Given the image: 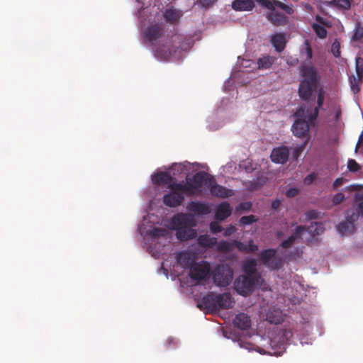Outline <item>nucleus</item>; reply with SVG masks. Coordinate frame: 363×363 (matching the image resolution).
Here are the masks:
<instances>
[{"label":"nucleus","mask_w":363,"mask_h":363,"mask_svg":"<svg viewBox=\"0 0 363 363\" xmlns=\"http://www.w3.org/2000/svg\"><path fill=\"white\" fill-rule=\"evenodd\" d=\"M299 96L305 102L297 108L294 113L296 121L291 130L294 135L305 138L308 135L309 123H312L318 116L319 110L325 100V92H318L317 99L313 92H298Z\"/></svg>","instance_id":"f257e3e1"},{"label":"nucleus","mask_w":363,"mask_h":363,"mask_svg":"<svg viewBox=\"0 0 363 363\" xmlns=\"http://www.w3.org/2000/svg\"><path fill=\"white\" fill-rule=\"evenodd\" d=\"M158 218L154 214L148 213L143 217L138 228L143 238L145 245L152 256L157 258L164 252V248L170 240V234L160 227Z\"/></svg>","instance_id":"f03ea898"},{"label":"nucleus","mask_w":363,"mask_h":363,"mask_svg":"<svg viewBox=\"0 0 363 363\" xmlns=\"http://www.w3.org/2000/svg\"><path fill=\"white\" fill-rule=\"evenodd\" d=\"M176 264L173 266V272L176 275H179L180 272L177 268L187 269L190 267L189 276L193 284H204L209 279L211 267L205 261L194 263L196 257L189 251H183L175 256Z\"/></svg>","instance_id":"7ed1b4c3"},{"label":"nucleus","mask_w":363,"mask_h":363,"mask_svg":"<svg viewBox=\"0 0 363 363\" xmlns=\"http://www.w3.org/2000/svg\"><path fill=\"white\" fill-rule=\"evenodd\" d=\"M196 225L192 215L182 213L175 215L166 225L169 229L176 230L179 240H188L196 236V230L192 228Z\"/></svg>","instance_id":"20e7f679"},{"label":"nucleus","mask_w":363,"mask_h":363,"mask_svg":"<svg viewBox=\"0 0 363 363\" xmlns=\"http://www.w3.org/2000/svg\"><path fill=\"white\" fill-rule=\"evenodd\" d=\"M301 78L298 91H323L319 89L321 75L312 64L302 63L299 67Z\"/></svg>","instance_id":"39448f33"},{"label":"nucleus","mask_w":363,"mask_h":363,"mask_svg":"<svg viewBox=\"0 0 363 363\" xmlns=\"http://www.w3.org/2000/svg\"><path fill=\"white\" fill-rule=\"evenodd\" d=\"M211 184V176L206 172L196 174L191 179L183 184L186 195H196L208 189Z\"/></svg>","instance_id":"423d86ee"},{"label":"nucleus","mask_w":363,"mask_h":363,"mask_svg":"<svg viewBox=\"0 0 363 363\" xmlns=\"http://www.w3.org/2000/svg\"><path fill=\"white\" fill-rule=\"evenodd\" d=\"M233 323L240 330L236 333V342H238L241 348L249 350L250 318L248 315L245 313L237 315L233 320Z\"/></svg>","instance_id":"0eeeda50"},{"label":"nucleus","mask_w":363,"mask_h":363,"mask_svg":"<svg viewBox=\"0 0 363 363\" xmlns=\"http://www.w3.org/2000/svg\"><path fill=\"white\" fill-rule=\"evenodd\" d=\"M202 303L205 305L206 308L213 311L233 307V300L229 294L221 295L210 294L203 298Z\"/></svg>","instance_id":"6e6552de"},{"label":"nucleus","mask_w":363,"mask_h":363,"mask_svg":"<svg viewBox=\"0 0 363 363\" xmlns=\"http://www.w3.org/2000/svg\"><path fill=\"white\" fill-rule=\"evenodd\" d=\"M169 192L163 196V203L169 207H176L179 206L184 199L186 191L183 184L179 183H172L168 186Z\"/></svg>","instance_id":"1a4fd4ad"},{"label":"nucleus","mask_w":363,"mask_h":363,"mask_svg":"<svg viewBox=\"0 0 363 363\" xmlns=\"http://www.w3.org/2000/svg\"><path fill=\"white\" fill-rule=\"evenodd\" d=\"M197 241L199 245L203 247L208 248L215 246L217 250L221 251H228L235 247L238 248L240 250H243L245 248L243 245L240 242L228 243L227 242H220L217 244L216 238H211L208 235H200L198 238Z\"/></svg>","instance_id":"9d476101"},{"label":"nucleus","mask_w":363,"mask_h":363,"mask_svg":"<svg viewBox=\"0 0 363 363\" xmlns=\"http://www.w3.org/2000/svg\"><path fill=\"white\" fill-rule=\"evenodd\" d=\"M275 249L262 250L259 254V261L270 270H278L282 267L284 262L281 257L277 256Z\"/></svg>","instance_id":"9b49d317"},{"label":"nucleus","mask_w":363,"mask_h":363,"mask_svg":"<svg viewBox=\"0 0 363 363\" xmlns=\"http://www.w3.org/2000/svg\"><path fill=\"white\" fill-rule=\"evenodd\" d=\"M214 283L219 286H226L232 281L233 272L230 268L225 264L218 265L213 274Z\"/></svg>","instance_id":"f8f14e48"},{"label":"nucleus","mask_w":363,"mask_h":363,"mask_svg":"<svg viewBox=\"0 0 363 363\" xmlns=\"http://www.w3.org/2000/svg\"><path fill=\"white\" fill-rule=\"evenodd\" d=\"M257 261L251 258V294L257 290L266 291L270 290L269 284L256 270Z\"/></svg>","instance_id":"ddd939ff"},{"label":"nucleus","mask_w":363,"mask_h":363,"mask_svg":"<svg viewBox=\"0 0 363 363\" xmlns=\"http://www.w3.org/2000/svg\"><path fill=\"white\" fill-rule=\"evenodd\" d=\"M199 164L189 163V162H184L182 163H175L171 168L169 169L171 176L177 177L180 175L189 176L191 172L197 170Z\"/></svg>","instance_id":"4468645a"},{"label":"nucleus","mask_w":363,"mask_h":363,"mask_svg":"<svg viewBox=\"0 0 363 363\" xmlns=\"http://www.w3.org/2000/svg\"><path fill=\"white\" fill-rule=\"evenodd\" d=\"M163 34L164 30L162 26L158 23L150 25L143 33L144 40L151 43L152 44L160 39Z\"/></svg>","instance_id":"2eb2a0df"},{"label":"nucleus","mask_w":363,"mask_h":363,"mask_svg":"<svg viewBox=\"0 0 363 363\" xmlns=\"http://www.w3.org/2000/svg\"><path fill=\"white\" fill-rule=\"evenodd\" d=\"M355 68L357 77L352 76L350 77V86L352 91H360V84L363 81V58L356 57Z\"/></svg>","instance_id":"dca6fc26"},{"label":"nucleus","mask_w":363,"mask_h":363,"mask_svg":"<svg viewBox=\"0 0 363 363\" xmlns=\"http://www.w3.org/2000/svg\"><path fill=\"white\" fill-rule=\"evenodd\" d=\"M246 275L239 277L235 281L234 288L238 294L246 296L250 293V277L247 271V264L245 266Z\"/></svg>","instance_id":"f3484780"},{"label":"nucleus","mask_w":363,"mask_h":363,"mask_svg":"<svg viewBox=\"0 0 363 363\" xmlns=\"http://www.w3.org/2000/svg\"><path fill=\"white\" fill-rule=\"evenodd\" d=\"M260 6L268 9L269 10H274V9L279 8L284 10L287 14H292L294 9L292 7L282 3L278 0H255Z\"/></svg>","instance_id":"a211bd4d"},{"label":"nucleus","mask_w":363,"mask_h":363,"mask_svg":"<svg viewBox=\"0 0 363 363\" xmlns=\"http://www.w3.org/2000/svg\"><path fill=\"white\" fill-rule=\"evenodd\" d=\"M289 151L286 147H278L273 149L270 157L273 162L284 164L288 161Z\"/></svg>","instance_id":"6ab92c4d"},{"label":"nucleus","mask_w":363,"mask_h":363,"mask_svg":"<svg viewBox=\"0 0 363 363\" xmlns=\"http://www.w3.org/2000/svg\"><path fill=\"white\" fill-rule=\"evenodd\" d=\"M208 189L212 196L228 198L233 195V191L231 189H226L225 187L218 185L215 183L213 177L211 176V184L208 186Z\"/></svg>","instance_id":"aec40b11"},{"label":"nucleus","mask_w":363,"mask_h":363,"mask_svg":"<svg viewBox=\"0 0 363 363\" xmlns=\"http://www.w3.org/2000/svg\"><path fill=\"white\" fill-rule=\"evenodd\" d=\"M152 182L155 185H164L168 186L172 182V177L169 172H163L161 169H157L151 177Z\"/></svg>","instance_id":"412c9836"},{"label":"nucleus","mask_w":363,"mask_h":363,"mask_svg":"<svg viewBox=\"0 0 363 363\" xmlns=\"http://www.w3.org/2000/svg\"><path fill=\"white\" fill-rule=\"evenodd\" d=\"M186 208L194 215H206L210 213L209 206L206 203L191 201L188 203Z\"/></svg>","instance_id":"4be33fe9"},{"label":"nucleus","mask_w":363,"mask_h":363,"mask_svg":"<svg viewBox=\"0 0 363 363\" xmlns=\"http://www.w3.org/2000/svg\"><path fill=\"white\" fill-rule=\"evenodd\" d=\"M267 18L275 26H282L287 23L288 17L278 11L271 10L266 16Z\"/></svg>","instance_id":"5701e85b"},{"label":"nucleus","mask_w":363,"mask_h":363,"mask_svg":"<svg viewBox=\"0 0 363 363\" xmlns=\"http://www.w3.org/2000/svg\"><path fill=\"white\" fill-rule=\"evenodd\" d=\"M270 42L277 52H282L286 45V34L284 33H276L272 36Z\"/></svg>","instance_id":"b1692460"},{"label":"nucleus","mask_w":363,"mask_h":363,"mask_svg":"<svg viewBox=\"0 0 363 363\" xmlns=\"http://www.w3.org/2000/svg\"><path fill=\"white\" fill-rule=\"evenodd\" d=\"M266 320L272 324L278 325L284 321L282 311L279 308H272L266 315Z\"/></svg>","instance_id":"393cba45"},{"label":"nucleus","mask_w":363,"mask_h":363,"mask_svg":"<svg viewBox=\"0 0 363 363\" xmlns=\"http://www.w3.org/2000/svg\"><path fill=\"white\" fill-rule=\"evenodd\" d=\"M276 60L277 57L269 55H262L257 61V69L260 70L269 69L274 64Z\"/></svg>","instance_id":"a878e982"},{"label":"nucleus","mask_w":363,"mask_h":363,"mask_svg":"<svg viewBox=\"0 0 363 363\" xmlns=\"http://www.w3.org/2000/svg\"><path fill=\"white\" fill-rule=\"evenodd\" d=\"M305 230H306V227H304V226H302V225L297 226L295 230V232L291 236H289L288 238V239L283 240L280 243V247H281L283 248L290 247L294 243L295 240L296 239H298V238H300L301 234L303 231H305Z\"/></svg>","instance_id":"bb28decb"},{"label":"nucleus","mask_w":363,"mask_h":363,"mask_svg":"<svg viewBox=\"0 0 363 363\" xmlns=\"http://www.w3.org/2000/svg\"><path fill=\"white\" fill-rule=\"evenodd\" d=\"M232 209L228 202H223L217 207L216 212V218L219 220H223L231 213Z\"/></svg>","instance_id":"cd10ccee"},{"label":"nucleus","mask_w":363,"mask_h":363,"mask_svg":"<svg viewBox=\"0 0 363 363\" xmlns=\"http://www.w3.org/2000/svg\"><path fill=\"white\" fill-rule=\"evenodd\" d=\"M336 228L341 235L352 234L355 229L354 223L350 220L340 222Z\"/></svg>","instance_id":"c85d7f7f"},{"label":"nucleus","mask_w":363,"mask_h":363,"mask_svg":"<svg viewBox=\"0 0 363 363\" xmlns=\"http://www.w3.org/2000/svg\"><path fill=\"white\" fill-rule=\"evenodd\" d=\"M238 66L239 70L238 71V72L235 73L232 77H230V79L228 81V84L231 81H234L235 78H241L242 75L245 74V71L242 70V68H247L250 67V60H246L245 58L238 57Z\"/></svg>","instance_id":"c756f323"},{"label":"nucleus","mask_w":363,"mask_h":363,"mask_svg":"<svg viewBox=\"0 0 363 363\" xmlns=\"http://www.w3.org/2000/svg\"><path fill=\"white\" fill-rule=\"evenodd\" d=\"M305 230H307L312 236H315L323 233L325 230V228L322 223L312 222Z\"/></svg>","instance_id":"7c9ffc66"},{"label":"nucleus","mask_w":363,"mask_h":363,"mask_svg":"<svg viewBox=\"0 0 363 363\" xmlns=\"http://www.w3.org/2000/svg\"><path fill=\"white\" fill-rule=\"evenodd\" d=\"M232 8L235 11H250V0H235Z\"/></svg>","instance_id":"2f4dec72"},{"label":"nucleus","mask_w":363,"mask_h":363,"mask_svg":"<svg viewBox=\"0 0 363 363\" xmlns=\"http://www.w3.org/2000/svg\"><path fill=\"white\" fill-rule=\"evenodd\" d=\"M164 16L167 21L172 23L177 21L179 18V13L172 9H167L164 12Z\"/></svg>","instance_id":"473e14b6"},{"label":"nucleus","mask_w":363,"mask_h":363,"mask_svg":"<svg viewBox=\"0 0 363 363\" xmlns=\"http://www.w3.org/2000/svg\"><path fill=\"white\" fill-rule=\"evenodd\" d=\"M312 28L318 38L321 39L326 38L327 30L323 26L318 23H313Z\"/></svg>","instance_id":"72a5a7b5"},{"label":"nucleus","mask_w":363,"mask_h":363,"mask_svg":"<svg viewBox=\"0 0 363 363\" xmlns=\"http://www.w3.org/2000/svg\"><path fill=\"white\" fill-rule=\"evenodd\" d=\"M363 38V26L358 23L354 30V33L352 36V40L354 41L359 40Z\"/></svg>","instance_id":"f704fd0d"},{"label":"nucleus","mask_w":363,"mask_h":363,"mask_svg":"<svg viewBox=\"0 0 363 363\" xmlns=\"http://www.w3.org/2000/svg\"><path fill=\"white\" fill-rule=\"evenodd\" d=\"M303 55L306 56L305 60L309 61L313 57V51L311 49V47L310 45V43L308 40H306L305 42V48L304 50L301 52Z\"/></svg>","instance_id":"c9c22d12"},{"label":"nucleus","mask_w":363,"mask_h":363,"mask_svg":"<svg viewBox=\"0 0 363 363\" xmlns=\"http://www.w3.org/2000/svg\"><path fill=\"white\" fill-rule=\"evenodd\" d=\"M332 4L342 9H348L351 6L350 0H333Z\"/></svg>","instance_id":"e433bc0d"},{"label":"nucleus","mask_w":363,"mask_h":363,"mask_svg":"<svg viewBox=\"0 0 363 363\" xmlns=\"http://www.w3.org/2000/svg\"><path fill=\"white\" fill-rule=\"evenodd\" d=\"M347 168L352 172H356L360 170L361 166L353 159H350L347 162Z\"/></svg>","instance_id":"4c0bfd02"},{"label":"nucleus","mask_w":363,"mask_h":363,"mask_svg":"<svg viewBox=\"0 0 363 363\" xmlns=\"http://www.w3.org/2000/svg\"><path fill=\"white\" fill-rule=\"evenodd\" d=\"M331 52L335 57L340 56V43L337 39L332 44Z\"/></svg>","instance_id":"58836bf2"},{"label":"nucleus","mask_w":363,"mask_h":363,"mask_svg":"<svg viewBox=\"0 0 363 363\" xmlns=\"http://www.w3.org/2000/svg\"><path fill=\"white\" fill-rule=\"evenodd\" d=\"M345 199V195L342 193L339 192L334 195L332 199V202L334 205H337L342 203Z\"/></svg>","instance_id":"ea45409f"},{"label":"nucleus","mask_w":363,"mask_h":363,"mask_svg":"<svg viewBox=\"0 0 363 363\" xmlns=\"http://www.w3.org/2000/svg\"><path fill=\"white\" fill-rule=\"evenodd\" d=\"M320 212L316 210H311L306 212V216L308 220H313L318 218L320 216Z\"/></svg>","instance_id":"a19ab883"},{"label":"nucleus","mask_w":363,"mask_h":363,"mask_svg":"<svg viewBox=\"0 0 363 363\" xmlns=\"http://www.w3.org/2000/svg\"><path fill=\"white\" fill-rule=\"evenodd\" d=\"M156 51H157V53L164 52L163 55L164 57H167V56H169V55L172 54V52H173V50L169 46H167V47L164 46L163 49L160 48H157Z\"/></svg>","instance_id":"79ce46f5"},{"label":"nucleus","mask_w":363,"mask_h":363,"mask_svg":"<svg viewBox=\"0 0 363 363\" xmlns=\"http://www.w3.org/2000/svg\"><path fill=\"white\" fill-rule=\"evenodd\" d=\"M216 0H198L199 4L202 8H208L211 6Z\"/></svg>","instance_id":"37998d69"},{"label":"nucleus","mask_w":363,"mask_h":363,"mask_svg":"<svg viewBox=\"0 0 363 363\" xmlns=\"http://www.w3.org/2000/svg\"><path fill=\"white\" fill-rule=\"evenodd\" d=\"M211 231L213 233H217L222 230L220 225L218 222H212L210 225Z\"/></svg>","instance_id":"c03bdc74"},{"label":"nucleus","mask_w":363,"mask_h":363,"mask_svg":"<svg viewBox=\"0 0 363 363\" xmlns=\"http://www.w3.org/2000/svg\"><path fill=\"white\" fill-rule=\"evenodd\" d=\"M316 174L315 173H311L307 175L304 179V184L306 185H310L312 184L314 180L316 179Z\"/></svg>","instance_id":"a18cd8bd"},{"label":"nucleus","mask_w":363,"mask_h":363,"mask_svg":"<svg viewBox=\"0 0 363 363\" xmlns=\"http://www.w3.org/2000/svg\"><path fill=\"white\" fill-rule=\"evenodd\" d=\"M259 182L257 183L251 182V191H252L254 189H256L258 186V184H262L265 182V178L264 177H260L258 179Z\"/></svg>","instance_id":"49530a36"},{"label":"nucleus","mask_w":363,"mask_h":363,"mask_svg":"<svg viewBox=\"0 0 363 363\" xmlns=\"http://www.w3.org/2000/svg\"><path fill=\"white\" fill-rule=\"evenodd\" d=\"M298 194V189L296 188H290L286 191V196L288 198H292Z\"/></svg>","instance_id":"de8ad7c7"},{"label":"nucleus","mask_w":363,"mask_h":363,"mask_svg":"<svg viewBox=\"0 0 363 363\" xmlns=\"http://www.w3.org/2000/svg\"><path fill=\"white\" fill-rule=\"evenodd\" d=\"M250 208V203H240L237 208H236V211H242V210H247Z\"/></svg>","instance_id":"09e8293b"},{"label":"nucleus","mask_w":363,"mask_h":363,"mask_svg":"<svg viewBox=\"0 0 363 363\" xmlns=\"http://www.w3.org/2000/svg\"><path fill=\"white\" fill-rule=\"evenodd\" d=\"M250 348H251V351L252 350H255L257 351V352L260 353V354H264L265 353V351L263 348H261L252 343H251V346H250Z\"/></svg>","instance_id":"8fccbe9b"},{"label":"nucleus","mask_w":363,"mask_h":363,"mask_svg":"<svg viewBox=\"0 0 363 363\" xmlns=\"http://www.w3.org/2000/svg\"><path fill=\"white\" fill-rule=\"evenodd\" d=\"M235 230V227L230 225L229 226L224 232V235L225 236H228L230 235L231 233H233L234 231Z\"/></svg>","instance_id":"3c124183"},{"label":"nucleus","mask_w":363,"mask_h":363,"mask_svg":"<svg viewBox=\"0 0 363 363\" xmlns=\"http://www.w3.org/2000/svg\"><path fill=\"white\" fill-rule=\"evenodd\" d=\"M343 183V179L342 178H337L333 182V188L336 189L339 186H340Z\"/></svg>","instance_id":"603ef678"},{"label":"nucleus","mask_w":363,"mask_h":363,"mask_svg":"<svg viewBox=\"0 0 363 363\" xmlns=\"http://www.w3.org/2000/svg\"><path fill=\"white\" fill-rule=\"evenodd\" d=\"M281 204V201L279 199H276L272 202V208L274 210L278 209Z\"/></svg>","instance_id":"864d4df0"},{"label":"nucleus","mask_w":363,"mask_h":363,"mask_svg":"<svg viewBox=\"0 0 363 363\" xmlns=\"http://www.w3.org/2000/svg\"><path fill=\"white\" fill-rule=\"evenodd\" d=\"M240 222L242 225H248V224H250V217L249 216H243L240 218Z\"/></svg>","instance_id":"5fc2aeb1"},{"label":"nucleus","mask_w":363,"mask_h":363,"mask_svg":"<svg viewBox=\"0 0 363 363\" xmlns=\"http://www.w3.org/2000/svg\"><path fill=\"white\" fill-rule=\"evenodd\" d=\"M257 250V246L256 245H254L252 243V241L251 240V252H255Z\"/></svg>","instance_id":"6e6d98bb"},{"label":"nucleus","mask_w":363,"mask_h":363,"mask_svg":"<svg viewBox=\"0 0 363 363\" xmlns=\"http://www.w3.org/2000/svg\"><path fill=\"white\" fill-rule=\"evenodd\" d=\"M359 208L360 210L362 215L363 216V202L359 203Z\"/></svg>","instance_id":"4d7b16f0"},{"label":"nucleus","mask_w":363,"mask_h":363,"mask_svg":"<svg viewBox=\"0 0 363 363\" xmlns=\"http://www.w3.org/2000/svg\"><path fill=\"white\" fill-rule=\"evenodd\" d=\"M255 221H257L256 217L253 215H251V224Z\"/></svg>","instance_id":"13d9d810"},{"label":"nucleus","mask_w":363,"mask_h":363,"mask_svg":"<svg viewBox=\"0 0 363 363\" xmlns=\"http://www.w3.org/2000/svg\"><path fill=\"white\" fill-rule=\"evenodd\" d=\"M340 114H341V111L340 110L337 111V113H336V116H335L336 119H338V118L340 116Z\"/></svg>","instance_id":"bf43d9fd"},{"label":"nucleus","mask_w":363,"mask_h":363,"mask_svg":"<svg viewBox=\"0 0 363 363\" xmlns=\"http://www.w3.org/2000/svg\"><path fill=\"white\" fill-rule=\"evenodd\" d=\"M254 6H255V4H254V2H253V0H251V6H250L251 10H252Z\"/></svg>","instance_id":"052dcab7"},{"label":"nucleus","mask_w":363,"mask_h":363,"mask_svg":"<svg viewBox=\"0 0 363 363\" xmlns=\"http://www.w3.org/2000/svg\"><path fill=\"white\" fill-rule=\"evenodd\" d=\"M173 341V339L172 338H168L167 339V342L169 343V345H171V342Z\"/></svg>","instance_id":"680f3d73"},{"label":"nucleus","mask_w":363,"mask_h":363,"mask_svg":"<svg viewBox=\"0 0 363 363\" xmlns=\"http://www.w3.org/2000/svg\"><path fill=\"white\" fill-rule=\"evenodd\" d=\"M316 20H317L318 21H320V20H322V18H321V17H320V16H318L316 17Z\"/></svg>","instance_id":"e2e57ef3"},{"label":"nucleus","mask_w":363,"mask_h":363,"mask_svg":"<svg viewBox=\"0 0 363 363\" xmlns=\"http://www.w3.org/2000/svg\"><path fill=\"white\" fill-rule=\"evenodd\" d=\"M299 151H301V148L297 149L296 152H297V154H298Z\"/></svg>","instance_id":"0e129e2a"},{"label":"nucleus","mask_w":363,"mask_h":363,"mask_svg":"<svg viewBox=\"0 0 363 363\" xmlns=\"http://www.w3.org/2000/svg\"><path fill=\"white\" fill-rule=\"evenodd\" d=\"M362 134L360 135V137H359V142L360 140H362Z\"/></svg>","instance_id":"69168bd1"},{"label":"nucleus","mask_w":363,"mask_h":363,"mask_svg":"<svg viewBox=\"0 0 363 363\" xmlns=\"http://www.w3.org/2000/svg\"><path fill=\"white\" fill-rule=\"evenodd\" d=\"M224 91H230V90L227 87H225Z\"/></svg>","instance_id":"338daca9"},{"label":"nucleus","mask_w":363,"mask_h":363,"mask_svg":"<svg viewBox=\"0 0 363 363\" xmlns=\"http://www.w3.org/2000/svg\"><path fill=\"white\" fill-rule=\"evenodd\" d=\"M306 143H307V140H306V142H304V144H303V147H302L301 148H303V147H304V146H305V145L306 144Z\"/></svg>","instance_id":"774afa93"}]
</instances>
